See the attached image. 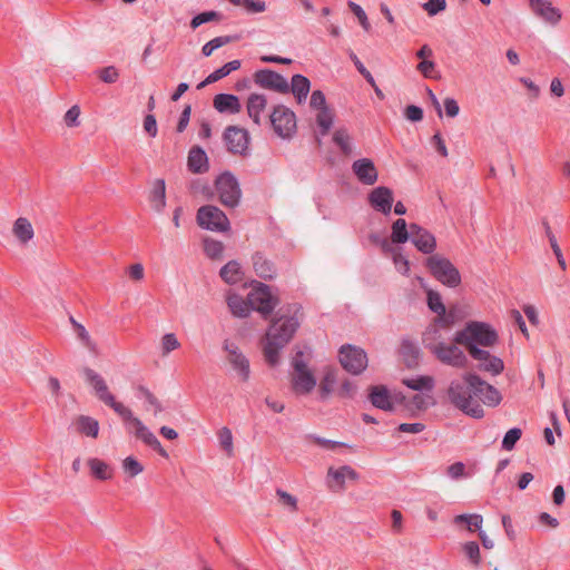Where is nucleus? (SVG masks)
Listing matches in <instances>:
<instances>
[{
  "instance_id": "nucleus-1",
  "label": "nucleus",
  "mask_w": 570,
  "mask_h": 570,
  "mask_svg": "<svg viewBox=\"0 0 570 570\" xmlns=\"http://www.w3.org/2000/svg\"><path fill=\"white\" fill-rule=\"evenodd\" d=\"M86 382L91 386L96 397L110 406L125 423L129 426V431L144 442L146 445L155 450L160 456L168 458V452L163 448L157 436L142 423V421L134 416L130 409L125 406L121 402H117L112 393L109 391L105 379L91 368L82 370Z\"/></svg>"
},
{
  "instance_id": "nucleus-2",
  "label": "nucleus",
  "mask_w": 570,
  "mask_h": 570,
  "mask_svg": "<svg viewBox=\"0 0 570 570\" xmlns=\"http://www.w3.org/2000/svg\"><path fill=\"white\" fill-rule=\"evenodd\" d=\"M295 317L282 316L275 320L267 330L262 342L263 355L271 366H276L281 361V351L288 344L298 328Z\"/></svg>"
},
{
  "instance_id": "nucleus-3",
  "label": "nucleus",
  "mask_w": 570,
  "mask_h": 570,
  "mask_svg": "<svg viewBox=\"0 0 570 570\" xmlns=\"http://www.w3.org/2000/svg\"><path fill=\"white\" fill-rule=\"evenodd\" d=\"M312 352L298 351L292 360L291 389L296 395H307L316 386V372L312 368Z\"/></svg>"
},
{
  "instance_id": "nucleus-4",
  "label": "nucleus",
  "mask_w": 570,
  "mask_h": 570,
  "mask_svg": "<svg viewBox=\"0 0 570 570\" xmlns=\"http://www.w3.org/2000/svg\"><path fill=\"white\" fill-rule=\"evenodd\" d=\"M473 389L464 380H453L446 389V399L455 409L474 419H481L484 410L473 397Z\"/></svg>"
},
{
  "instance_id": "nucleus-5",
  "label": "nucleus",
  "mask_w": 570,
  "mask_h": 570,
  "mask_svg": "<svg viewBox=\"0 0 570 570\" xmlns=\"http://www.w3.org/2000/svg\"><path fill=\"white\" fill-rule=\"evenodd\" d=\"M498 340L499 336L495 330L483 322H470L463 330L456 332L454 336L455 343L463 345L468 352L471 351V346H494Z\"/></svg>"
},
{
  "instance_id": "nucleus-6",
  "label": "nucleus",
  "mask_w": 570,
  "mask_h": 570,
  "mask_svg": "<svg viewBox=\"0 0 570 570\" xmlns=\"http://www.w3.org/2000/svg\"><path fill=\"white\" fill-rule=\"evenodd\" d=\"M269 122L274 134L281 139H291L297 130L295 112L285 105H276L269 114Z\"/></svg>"
},
{
  "instance_id": "nucleus-7",
  "label": "nucleus",
  "mask_w": 570,
  "mask_h": 570,
  "mask_svg": "<svg viewBox=\"0 0 570 570\" xmlns=\"http://www.w3.org/2000/svg\"><path fill=\"white\" fill-rule=\"evenodd\" d=\"M426 266L431 274L443 285L456 287L461 283L458 268L445 257L432 255L426 259Z\"/></svg>"
},
{
  "instance_id": "nucleus-8",
  "label": "nucleus",
  "mask_w": 570,
  "mask_h": 570,
  "mask_svg": "<svg viewBox=\"0 0 570 570\" xmlns=\"http://www.w3.org/2000/svg\"><path fill=\"white\" fill-rule=\"evenodd\" d=\"M225 362L239 382H247L250 375V363L247 356L234 342L225 341L223 345Z\"/></svg>"
},
{
  "instance_id": "nucleus-9",
  "label": "nucleus",
  "mask_w": 570,
  "mask_h": 570,
  "mask_svg": "<svg viewBox=\"0 0 570 570\" xmlns=\"http://www.w3.org/2000/svg\"><path fill=\"white\" fill-rule=\"evenodd\" d=\"M338 360L343 368L353 375L363 373L368 364L366 352L362 347L351 344L340 347Z\"/></svg>"
},
{
  "instance_id": "nucleus-10",
  "label": "nucleus",
  "mask_w": 570,
  "mask_h": 570,
  "mask_svg": "<svg viewBox=\"0 0 570 570\" xmlns=\"http://www.w3.org/2000/svg\"><path fill=\"white\" fill-rule=\"evenodd\" d=\"M360 474L350 465L328 466L326 473V487L335 493L342 494L346 491L348 483H356Z\"/></svg>"
},
{
  "instance_id": "nucleus-11",
  "label": "nucleus",
  "mask_w": 570,
  "mask_h": 570,
  "mask_svg": "<svg viewBox=\"0 0 570 570\" xmlns=\"http://www.w3.org/2000/svg\"><path fill=\"white\" fill-rule=\"evenodd\" d=\"M247 296L250 309L258 312L264 317H267L278 303L277 298L272 294L269 286L259 282L253 283Z\"/></svg>"
},
{
  "instance_id": "nucleus-12",
  "label": "nucleus",
  "mask_w": 570,
  "mask_h": 570,
  "mask_svg": "<svg viewBox=\"0 0 570 570\" xmlns=\"http://www.w3.org/2000/svg\"><path fill=\"white\" fill-rule=\"evenodd\" d=\"M197 223L202 228L213 232H227L230 228L225 213L215 206H203L197 212Z\"/></svg>"
},
{
  "instance_id": "nucleus-13",
  "label": "nucleus",
  "mask_w": 570,
  "mask_h": 570,
  "mask_svg": "<svg viewBox=\"0 0 570 570\" xmlns=\"http://www.w3.org/2000/svg\"><path fill=\"white\" fill-rule=\"evenodd\" d=\"M463 380L473 389V394L488 406H497L500 404L502 396L500 392L491 384L483 381L479 375L473 373L463 374Z\"/></svg>"
},
{
  "instance_id": "nucleus-14",
  "label": "nucleus",
  "mask_w": 570,
  "mask_h": 570,
  "mask_svg": "<svg viewBox=\"0 0 570 570\" xmlns=\"http://www.w3.org/2000/svg\"><path fill=\"white\" fill-rule=\"evenodd\" d=\"M216 190L219 200L227 207H235L238 205L242 190L238 181L230 173H224L216 179Z\"/></svg>"
},
{
  "instance_id": "nucleus-15",
  "label": "nucleus",
  "mask_w": 570,
  "mask_h": 570,
  "mask_svg": "<svg viewBox=\"0 0 570 570\" xmlns=\"http://www.w3.org/2000/svg\"><path fill=\"white\" fill-rule=\"evenodd\" d=\"M450 323L445 317H435L423 333V344L431 353L448 340Z\"/></svg>"
},
{
  "instance_id": "nucleus-16",
  "label": "nucleus",
  "mask_w": 570,
  "mask_h": 570,
  "mask_svg": "<svg viewBox=\"0 0 570 570\" xmlns=\"http://www.w3.org/2000/svg\"><path fill=\"white\" fill-rule=\"evenodd\" d=\"M453 340L452 343H444L439 346L432 354L442 363L446 365H451L453 367H464L466 365L468 358L463 351L458 346Z\"/></svg>"
},
{
  "instance_id": "nucleus-17",
  "label": "nucleus",
  "mask_w": 570,
  "mask_h": 570,
  "mask_svg": "<svg viewBox=\"0 0 570 570\" xmlns=\"http://www.w3.org/2000/svg\"><path fill=\"white\" fill-rule=\"evenodd\" d=\"M254 81L262 88L269 89L279 94H286L289 91V83L279 73L263 69L254 73Z\"/></svg>"
},
{
  "instance_id": "nucleus-18",
  "label": "nucleus",
  "mask_w": 570,
  "mask_h": 570,
  "mask_svg": "<svg viewBox=\"0 0 570 570\" xmlns=\"http://www.w3.org/2000/svg\"><path fill=\"white\" fill-rule=\"evenodd\" d=\"M224 140L228 151L244 155L249 145L248 131L237 126H229L225 129Z\"/></svg>"
},
{
  "instance_id": "nucleus-19",
  "label": "nucleus",
  "mask_w": 570,
  "mask_h": 570,
  "mask_svg": "<svg viewBox=\"0 0 570 570\" xmlns=\"http://www.w3.org/2000/svg\"><path fill=\"white\" fill-rule=\"evenodd\" d=\"M469 354L479 362L478 367L481 371L489 372L495 376L501 374L504 370L503 361L485 350L471 346Z\"/></svg>"
},
{
  "instance_id": "nucleus-20",
  "label": "nucleus",
  "mask_w": 570,
  "mask_h": 570,
  "mask_svg": "<svg viewBox=\"0 0 570 570\" xmlns=\"http://www.w3.org/2000/svg\"><path fill=\"white\" fill-rule=\"evenodd\" d=\"M532 12L551 26H557L562 19V12L550 0H529Z\"/></svg>"
},
{
  "instance_id": "nucleus-21",
  "label": "nucleus",
  "mask_w": 570,
  "mask_h": 570,
  "mask_svg": "<svg viewBox=\"0 0 570 570\" xmlns=\"http://www.w3.org/2000/svg\"><path fill=\"white\" fill-rule=\"evenodd\" d=\"M411 239L414 246L424 254H431L436 247L435 237L425 228L416 225H410Z\"/></svg>"
},
{
  "instance_id": "nucleus-22",
  "label": "nucleus",
  "mask_w": 570,
  "mask_h": 570,
  "mask_svg": "<svg viewBox=\"0 0 570 570\" xmlns=\"http://www.w3.org/2000/svg\"><path fill=\"white\" fill-rule=\"evenodd\" d=\"M368 202L374 209L387 215L392 209L393 193L387 187H376L368 194Z\"/></svg>"
},
{
  "instance_id": "nucleus-23",
  "label": "nucleus",
  "mask_w": 570,
  "mask_h": 570,
  "mask_svg": "<svg viewBox=\"0 0 570 570\" xmlns=\"http://www.w3.org/2000/svg\"><path fill=\"white\" fill-rule=\"evenodd\" d=\"M352 170L364 185H374L377 181V170L374 163L368 158L355 160L352 165Z\"/></svg>"
},
{
  "instance_id": "nucleus-24",
  "label": "nucleus",
  "mask_w": 570,
  "mask_h": 570,
  "mask_svg": "<svg viewBox=\"0 0 570 570\" xmlns=\"http://www.w3.org/2000/svg\"><path fill=\"white\" fill-rule=\"evenodd\" d=\"M368 397L375 407L384 411H393L394 404L400 400L399 395L392 396L383 385L372 386Z\"/></svg>"
},
{
  "instance_id": "nucleus-25",
  "label": "nucleus",
  "mask_w": 570,
  "mask_h": 570,
  "mask_svg": "<svg viewBox=\"0 0 570 570\" xmlns=\"http://www.w3.org/2000/svg\"><path fill=\"white\" fill-rule=\"evenodd\" d=\"M404 409L411 413L426 411L435 404L434 397L430 393H417L411 396H401L399 400Z\"/></svg>"
},
{
  "instance_id": "nucleus-26",
  "label": "nucleus",
  "mask_w": 570,
  "mask_h": 570,
  "mask_svg": "<svg viewBox=\"0 0 570 570\" xmlns=\"http://www.w3.org/2000/svg\"><path fill=\"white\" fill-rule=\"evenodd\" d=\"M267 107V98L263 94L253 92L246 101V111L248 117L257 126L262 125V116Z\"/></svg>"
},
{
  "instance_id": "nucleus-27",
  "label": "nucleus",
  "mask_w": 570,
  "mask_h": 570,
  "mask_svg": "<svg viewBox=\"0 0 570 570\" xmlns=\"http://www.w3.org/2000/svg\"><path fill=\"white\" fill-rule=\"evenodd\" d=\"M12 234L20 245H28L35 237V229L27 217H19L12 224Z\"/></svg>"
},
{
  "instance_id": "nucleus-28",
  "label": "nucleus",
  "mask_w": 570,
  "mask_h": 570,
  "mask_svg": "<svg viewBox=\"0 0 570 570\" xmlns=\"http://www.w3.org/2000/svg\"><path fill=\"white\" fill-rule=\"evenodd\" d=\"M213 105L219 112L238 114L242 109L238 97L229 94L216 95Z\"/></svg>"
},
{
  "instance_id": "nucleus-29",
  "label": "nucleus",
  "mask_w": 570,
  "mask_h": 570,
  "mask_svg": "<svg viewBox=\"0 0 570 570\" xmlns=\"http://www.w3.org/2000/svg\"><path fill=\"white\" fill-rule=\"evenodd\" d=\"M226 302L230 313L236 317H247L252 311L248 302V296L246 298H243L240 295L236 293H229L227 295Z\"/></svg>"
},
{
  "instance_id": "nucleus-30",
  "label": "nucleus",
  "mask_w": 570,
  "mask_h": 570,
  "mask_svg": "<svg viewBox=\"0 0 570 570\" xmlns=\"http://www.w3.org/2000/svg\"><path fill=\"white\" fill-rule=\"evenodd\" d=\"M76 431L82 435L97 439L99 434V422L88 415H79L75 419Z\"/></svg>"
},
{
  "instance_id": "nucleus-31",
  "label": "nucleus",
  "mask_w": 570,
  "mask_h": 570,
  "mask_svg": "<svg viewBox=\"0 0 570 570\" xmlns=\"http://www.w3.org/2000/svg\"><path fill=\"white\" fill-rule=\"evenodd\" d=\"M253 268L262 278H273L276 274L274 264L261 253H255L252 257Z\"/></svg>"
},
{
  "instance_id": "nucleus-32",
  "label": "nucleus",
  "mask_w": 570,
  "mask_h": 570,
  "mask_svg": "<svg viewBox=\"0 0 570 570\" xmlns=\"http://www.w3.org/2000/svg\"><path fill=\"white\" fill-rule=\"evenodd\" d=\"M188 168L195 174L205 173L208 169V158L200 147H193L188 155Z\"/></svg>"
},
{
  "instance_id": "nucleus-33",
  "label": "nucleus",
  "mask_w": 570,
  "mask_h": 570,
  "mask_svg": "<svg viewBox=\"0 0 570 570\" xmlns=\"http://www.w3.org/2000/svg\"><path fill=\"white\" fill-rule=\"evenodd\" d=\"M219 276L227 284H237L243 279L244 273L239 262L233 259L220 268Z\"/></svg>"
},
{
  "instance_id": "nucleus-34",
  "label": "nucleus",
  "mask_w": 570,
  "mask_h": 570,
  "mask_svg": "<svg viewBox=\"0 0 570 570\" xmlns=\"http://www.w3.org/2000/svg\"><path fill=\"white\" fill-rule=\"evenodd\" d=\"M311 83L309 80L302 76V75H295L292 78L291 85H289V91L294 95L297 104H302L306 100L307 95L309 92Z\"/></svg>"
},
{
  "instance_id": "nucleus-35",
  "label": "nucleus",
  "mask_w": 570,
  "mask_h": 570,
  "mask_svg": "<svg viewBox=\"0 0 570 570\" xmlns=\"http://www.w3.org/2000/svg\"><path fill=\"white\" fill-rule=\"evenodd\" d=\"M239 67H240L239 60H233V61L225 63L223 67H220L219 69L212 72L204 81H202L197 86V89H203L207 85H210V83H214V82L220 80L222 78L228 76L232 71L239 69Z\"/></svg>"
},
{
  "instance_id": "nucleus-36",
  "label": "nucleus",
  "mask_w": 570,
  "mask_h": 570,
  "mask_svg": "<svg viewBox=\"0 0 570 570\" xmlns=\"http://www.w3.org/2000/svg\"><path fill=\"white\" fill-rule=\"evenodd\" d=\"M149 203L151 208L160 213L166 206V187L165 181L163 179H158L155 183L154 189L149 196Z\"/></svg>"
},
{
  "instance_id": "nucleus-37",
  "label": "nucleus",
  "mask_w": 570,
  "mask_h": 570,
  "mask_svg": "<svg viewBox=\"0 0 570 570\" xmlns=\"http://www.w3.org/2000/svg\"><path fill=\"white\" fill-rule=\"evenodd\" d=\"M332 141L344 156H350L353 150L352 137L345 128H337L332 136Z\"/></svg>"
},
{
  "instance_id": "nucleus-38",
  "label": "nucleus",
  "mask_w": 570,
  "mask_h": 570,
  "mask_svg": "<svg viewBox=\"0 0 570 570\" xmlns=\"http://www.w3.org/2000/svg\"><path fill=\"white\" fill-rule=\"evenodd\" d=\"M92 476L98 480L105 481L112 478V471L109 465L100 459L91 458L87 461Z\"/></svg>"
},
{
  "instance_id": "nucleus-39",
  "label": "nucleus",
  "mask_w": 570,
  "mask_h": 570,
  "mask_svg": "<svg viewBox=\"0 0 570 570\" xmlns=\"http://www.w3.org/2000/svg\"><path fill=\"white\" fill-rule=\"evenodd\" d=\"M205 255L212 261H222L224 257L225 245L210 237H206L203 242Z\"/></svg>"
},
{
  "instance_id": "nucleus-40",
  "label": "nucleus",
  "mask_w": 570,
  "mask_h": 570,
  "mask_svg": "<svg viewBox=\"0 0 570 570\" xmlns=\"http://www.w3.org/2000/svg\"><path fill=\"white\" fill-rule=\"evenodd\" d=\"M411 238L410 228L407 229L406 222L403 218L396 219L392 225L391 240L394 244H404Z\"/></svg>"
},
{
  "instance_id": "nucleus-41",
  "label": "nucleus",
  "mask_w": 570,
  "mask_h": 570,
  "mask_svg": "<svg viewBox=\"0 0 570 570\" xmlns=\"http://www.w3.org/2000/svg\"><path fill=\"white\" fill-rule=\"evenodd\" d=\"M454 524H466V529L470 532L481 531L483 524V517L481 514H459L453 519Z\"/></svg>"
},
{
  "instance_id": "nucleus-42",
  "label": "nucleus",
  "mask_w": 570,
  "mask_h": 570,
  "mask_svg": "<svg viewBox=\"0 0 570 570\" xmlns=\"http://www.w3.org/2000/svg\"><path fill=\"white\" fill-rule=\"evenodd\" d=\"M403 384L414 391L426 390L431 392L434 387V379L432 376H417L413 379H404Z\"/></svg>"
},
{
  "instance_id": "nucleus-43",
  "label": "nucleus",
  "mask_w": 570,
  "mask_h": 570,
  "mask_svg": "<svg viewBox=\"0 0 570 570\" xmlns=\"http://www.w3.org/2000/svg\"><path fill=\"white\" fill-rule=\"evenodd\" d=\"M218 443L227 456L234 455L233 433L229 428H222L217 432Z\"/></svg>"
},
{
  "instance_id": "nucleus-44",
  "label": "nucleus",
  "mask_w": 570,
  "mask_h": 570,
  "mask_svg": "<svg viewBox=\"0 0 570 570\" xmlns=\"http://www.w3.org/2000/svg\"><path fill=\"white\" fill-rule=\"evenodd\" d=\"M160 354L166 357L170 352L180 347V342L174 333H167L160 338Z\"/></svg>"
},
{
  "instance_id": "nucleus-45",
  "label": "nucleus",
  "mask_w": 570,
  "mask_h": 570,
  "mask_svg": "<svg viewBox=\"0 0 570 570\" xmlns=\"http://www.w3.org/2000/svg\"><path fill=\"white\" fill-rule=\"evenodd\" d=\"M70 322L73 326V330L76 332V335L78 337V340L87 347L89 348L90 351H95L96 350V344L95 342L91 340L88 331L83 327V325H81L80 323H78L75 318H70Z\"/></svg>"
},
{
  "instance_id": "nucleus-46",
  "label": "nucleus",
  "mask_w": 570,
  "mask_h": 570,
  "mask_svg": "<svg viewBox=\"0 0 570 570\" xmlns=\"http://www.w3.org/2000/svg\"><path fill=\"white\" fill-rule=\"evenodd\" d=\"M234 6L243 7L249 13H261L266 10V3L261 0H228Z\"/></svg>"
},
{
  "instance_id": "nucleus-47",
  "label": "nucleus",
  "mask_w": 570,
  "mask_h": 570,
  "mask_svg": "<svg viewBox=\"0 0 570 570\" xmlns=\"http://www.w3.org/2000/svg\"><path fill=\"white\" fill-rule=\"evenodd\" d=\"M464 556L471 561L473 566H479L481 562V553L479 544L474 541L465 542L462 544Z\"/></svg>"
},
{
  "instance_id": "nucleus-48",
  "label": "nucleus",
  "mask_w": 570,
  "mask_h": 570,
  "mask_svg": "<svg viewBox=\"0 0 570 570\" xmlns=\"http://www.w3.org/2000/svg\"><path fill=\"white\" fill-rule=\"evenodd\" d=\"M428 305L431 311L438 314L436 317H444L445 315V306L442 303L441 296L439 293L429 291L428 292Z\"/></svg>"
},
{
  "instance_id": "nucleus-49",
  "label": "nucleus",
  "mask_w": 570,
  "mask_h": 570,
  "mask_svg": "<svg viewBox=\"0 0 570 570\" xmlns=\"http://www.w3.org/2000/svg\"><path fill=\"white\" fill-rule=\"evenodd\" d=\"M122 470L129 478H135L144 471V465L134 456H127L122 461Z\"/></svg>"
},
{
  "instance_id": "nucleus-50",
  "label": "nucleus",
  "mask_w": 570,
  "mask_h": 570,
  "mask_svg": "<svg viewBox=\"0 0 570 570\" xmlns=\"http://www.w3.org/2000/svg\"><path fill=\"white\" fill-rule=\"evenodd\" d=\"M276 497L278 500V503L285 508L288 509L289 512H295L297 510V499L292 495L291 493L284 491V490H277Z\"/></svg>"
},
{
  "instance_id": "nucleus-51",
  "label": "nucleus",
  "mask_w": 570,
  "mask_h": 570,
  "mask_svg": "<svg viewBox=\"0 0 570 570\" xmlns=\"http://www.w3.org/2000/svg\"><path fill=\"white\" fill-rule=\"evenodd\" d=\"M232 41V38L226 37H217L205 43L202 48V52L204 56L209 57L214 50L229 43Z\"/></svg>"
},
{
  "instance_id": "nucleus-52",
  "label": "nucleus",
  "mask_w": 570,
  "mask_h": 570,
  "mask_svg": "<svg viewBox=\"0 0 570 570\" xmlns=\"http://www.w3.org/2000/svg\"><path fill=\"white\" fill-rule=\"evenodd\" d=\"M139 392L142 394L150 409H153L155 416L163 412L164 407L161 402L149 390L140 386Z\"/></svg>"
},
{
  "instance_id": "nucleus-53",
  "label": "nucleus",
  "mask_w": 570,
  "mask_h": 570,
  "mask_svg": "<svg viewBox=\"0 0 570 570\" xmlns=\"http://www.w3.org/2000/svg\"><path fill=\"white\" fill-rule=\"evenodd\" d=\"M521 435L522 431L519 428L509 430L502 440V448L507 451H511L515 443L520 440Z\"/></svg>"
},
{
  "instance_id": "nucleus-54",
  "label": "nucleus",
  "mask_w": 570,
  "mask_h": 570,
  "mask_svg": "<svg viewBox=\"0 0 570 570\" xmlns=\"http://www.w3.org/2000/svg\"><path fill=\"white\" fill-rule=\"evenodd\" d=\"M446 474L452 480H460L468 476L465 464L463 462H455L448 466Z\"/></svg>"
},
{
  "instance_id": "nucleus-55",
  "label": "nucleus",
  "mask_w": 570,
  "mask_h": 570,
  "mask_svg": "<svg viewBox=\"0 0 570 570\" xmlns=\"http://www.w3.org/2000/svg\"><path fill=\"white\" fill-rule=\"evenodd\" d=\"M348 7L352 10V12L356 16V18H357L360 24L362 26V28L365 31H370L371 30V23H370V21L367 19V16H366L365 11L358 4H356L354 2H350Z\"/></svg>"
},
{
  "instance_id": "nucleus-56",
  "label": "nucleus",
  "mask_w": 570,
  "mask_h": 570,
  "mask_svg": "<svg viewBox=\"0 0 570 570\" xmlns=\"http://www.w3.org/2000/svg\"><path fill=\"white\" fill-rule=\"evenodd\" d=\"M80 108L78 105H73L63 116V120L67 127L72 128L79 126Z\"/></svg>"
},
{
  "instance_id": "nucleus-57",
  "label": "nucleus",
  "mask_w": 570,
  "mask_h": 570,
  "mask_svg": "<svg viewBox=\"0 0 570 570\" xmlns=\"http://www.w3.org/2000/svg\"><path fill=\"white\" fill-rule=\"evenodd\" d=\"M218 19V13L215 11L202 12L194 17L190 21L193 29L198 28L200 24Z\"/></svg>"
},
{
  "instance_id": "nucleus-58",
  "label": "nucleus",
  "mask_w": 570,
  "mask_h": 570,
  "mask_svg": "<svg viewBox=\"0 0 570 570\" xmlns=\"http://www.w3.org/2000/svg\"><path fill=\"white\" fill-rule=\"evenodd\" d=\"M416 70L424 77V78H435V63L432 60H421L420 63L416 66Z\"/></svg>"
},
{
  "instance_id": "nucleus-59",
  "label": "nucleus",
  "mask_w": 570,
  "mask_h": 570,
  "mask_svg": "<svg viewBox=\"0 0 570 570\" xmlns=\"http://www.w3.org/2000/svg\"><path fill=\"white\" fill-rule=\"evenodd\" d=\"M424 10L429 13V16H435L439 12L445 10L446 0H429L423 6Z\"/></svg>"
},
{
  "instance_id": "nucleus-60",
  "label": "nucleus",
  "mask_w": 570,
  "mask_h": 570,
  "mask_svg": "<svg viewBox=\"0 0 570 570\" xmlns=\"http://www.w3.org/2000/svg\"><path fill=\"white\" fill-rule=\"evenodd\" d=\"M99 78L101 79V81H104L106 83H114L118 80L119 72L112 66L105 67L100 70Z\"/></svg>"
},
{
  "instance_id": "nucleus-61",
  "label": "nucleus",
  "mask_w": 570,
  "mask_h": 570,
  "mask_svg": "<svg viewBox=\"0 0 570 570\" xmlns=\"http://www.w3.org/2000/svg\"><path fill=\"white\" fill-rule=\"evenodd\" d=\"M309 107L315 110V121L321 126V90L313 91Z\"/></svg>"
},
{
  "instance_id": "nucleus-62",
  "label": "nucleus",
  "mask_w": 570,
  "mask_h": 570,
  "mask_svg": "<svg viewBox=\"0 0 570 570\" xmlns=\"http://www.w3.org/2000/svg\"><path fill=\"white\" fill-rule=\"evenodd\" d=\"M443 105L446 116L454 118L459 115L460 107L455 99L448 97L444 99Z\"/></svg>"
},
{
  "instance_id": "nucleus-63",
  "label": "nucleus",
  "mask_w": 570,
  "mask_h": 570,
  "mask_svg": "<svg viewBox=\"0 0 570 570\" xmlns=\"http://www.w3.org/2000/svg\"><path fill=\"white\" fill-rule=\"evenodd\" d=\"M424 429L425 425L423 423H402L397 428L400 432L412 434L421 433Z\"/></svg>"
},
{
  "instance_id": "nucleus-64",
  "label": "nucleus",
  "mask_w": 570,
  "mask_h": 570,
  "mask_svg": "<svg viewBox=\"0 0 570 570\" xmlns=\"http://www.w3.org/2000/svg\"><path fill=\"white\" fill-rule=\"evenodd\" d=\"M405 117L411 121H420L423 118V111L420 107L411 105L405 108Z\"/></svg>"
}]
</instances>
